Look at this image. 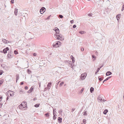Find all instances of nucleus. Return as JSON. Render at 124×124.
Masks as SVG:
<instances>
[{"label":"nucleus","instance_id":"nucleus-54","mask_svg":"<svg viewBox=\"0 0 124 124\" xmlns=\"http://www.w3.org/2000/svg\"><path fill=\"white\" fill-rule=\"evenodd\" d=\"M14 0H12L11 1V3H13L14 2Z\"/></svg>","mask_w":124,"mask_h":124},{"label":"nucleus","instance_id":"nucleus-23","mask_svg":"<svg viewBox=\"0 0 124 124\" xmlns=\"http://www.w3.org/2000/svg\"><path fill=\"white\" fill-rule=\"evenodd\" d=\"M4 82V79H2L0 80V84L1 85Z\"/></svg>","mask_w":124,"mask_h":124},{"label":"nucleus","instance_id":"nucleus-16","mask_svg":"<svg viewBox=\"0 0 124 124\" xmlns=\"http://www.w3.org/2000/svg\"><path fill=\"white\" fill-rule=\"evenodd\" d=\"M18 9L16 8L15 9V11L14 12V14L16 16L17 15V12L18 11Z\"/></svg>","mask_w":124,"mask_h":124},{"label":"nucleus","instance_id":"nucleus-53","mask_svg":"<svg viewBox=\"0 0 124 124\" xmlns=\"http://www.w3.org/2000/svg\"><path fill=\"white\" fill-rule=\"evenodd\" d=\"M28 87L27 86H26L25 87V89L26 90L27 89H28Z\"/></svg>","mask_w":124,"mask_h":124},{"label":"nucleus","instance_id":"nucleus-35","mask_svg":"<svg viewBox=\"0 0 124 124\" xmlns=\"http://www.w3.org/2000/svg\"><path fill=\"white\" fill-rule=\"evenodd\" d=\"M53 119L55 120L56 119V116H55V115H53Z\"/></svg>","mask_w":124,"mask_h":124},{"label":"nucleus","instance_id":"nucleus-49","mask_svg":"<svg viewBox=\"0 0 124 124\" xmlns=\"http://www.w3.org/2000/svg\"><path fill=\"white\" fill-rule=\"evenodd\" d=\"M81 50L82 51H84V49L83 47H82L81 48Z\"/></svg>","mask_w":124,"mask_h":124},{"label":"nucleus","instance_id":"nucleus-28","mask_svg":"<svg viewBox=\"0 0 124 124\" xmlns=\"http://www.w3.org/2000/svg\"><path fill=\"white\" fill-rule=\"evenodd\" d=\"M84 111L85 112L84 113L83 115L85 116H87V111H85V110Z\"/></svg>","mask_w":124,"mask_h":124},{"label":"nucleus","instance_id":"nucleus-2","mask_svg":"<svg viewBox=\"0 0 124 124\" xmlns=\"http://www.w3.org/2000/svg\"><path fill=\"white\" fill-rule=\"evenodd\" d=\"M64 62L65 63L68 64H69V66L72 68L73 64H72V62L71 61H65Z\"/></svg>","mask_w":124,"mask_h":124},{"label":"nucleus","instance_id":"nucleus-21","mask_svg":"<svg viewBox=\"0 0 124 124\" xmlns=\"http://www.w3.org/2000/svg\"><path fill=\"white\" fill-rule=\"evenodd\" d=\"M19 79V75L18 74H16V82H17V80Z\"/></svg>","mask_w":124,"mask_h":124},{"label":"nucleus","instance_id":"nucleus-50","mask_svg":"<svg viewBox=\"0 0 124 124\" xmlns=\"http://www.w3.org/2000/svg\"><path fill=\"white\" fill-rule=\"evenodd\" d=\"M75 108H72L71 109L72 111V112L73 111L75 110Z\"/></svg>","mask_w":124,"mask_h":124},{"label":"nucleus","instance_id":"nucleus-32","mask_svg":"<svg viewBox=\"0 0 124 124\" xmlns=\"http://www.w3.org/2000/svg\"><path fill=\"white\" fill-rule=\"evenodd\" d=\"M58 17L61 18H62L63 17V16L62 15H59Z\"/></svg>","mask_w":124,"mask_h":124},{"label":"nucleus","instance_id":"nucleus-27","mask_svg":"<svg viewBox=\"0 0 124 124\" xmlns=\"http://www.w3.org/2000/svg\"><path fill=\"white\" fill-rule=\"evenodd\" d=\"M39 104H35L34 106L36 107L37 108L39 106Z\"/></svg>","mask_w":124,"mask_h":124},{"label":"nucleus","instance_id":"nucleus-9","mask_svg":"<svg viewBox=\"0 0 124 124\" xmlns=\"http://www.w3.org/2000/svg\"><path fill=\"white\" fill-rule=\"evenodd\" d=\"M18 108L20 109H23V108H25L23 106V105L22 104H21L20 105L18 106Z\"/></svg>","mask_w":124,"mask_h":124},{"label":"nucleus","instance_id":"nucleus-31","mask_svg":"<svg viewBox=\"0 0 124 124\" xmlns=\"http://www.w3.org/2000/svg\"><path fill=\"white\" fill-rule=\"evenodd\" d=\"M57 112L56 111H55V112H53V115H55L56 116H57L56 113Z\"/></svg>","mask_w":124,"mask_h":124},{"label":"nucleus","instance_id":"nucleus-25","mask_svg":"<svg viewBox=\"0 0 124 124\" xmlns=\"http://www.w3.org/2000/svg\"><path fill=\"white\" fill-rule=\"evenodd\" d=\"M92 57L93 58H94V59H93V61H94L95 60L96 57L94 55H92Z\"/></svg>","mask_w":124,"mask_h":124},{"label":"nucleus","instance_id":"nucleus-33","mask_svg":"<svg viewBox=\"0 0 124 124\" xmlns=\"http://www.w3.org/2000/svg\"><path fill=\"white\" fill-rule=\"evenodd\" d=\"M51 85V83H48L47 85V87H50L51 86H50Z\"/></svg>","mask_w":124,"mask_h":124},{"label":"nucleus","instance_id":"nucleus-51","mask_svg":"<svg viewBox=\"0 0 124 124\" xmlns=\"http://www.w3.org/2000/svg\"><path fill=\"white\" fill-rule=\"evenodd\" d=\"M48 88V87H46L45 88V89H44V91H45L46 90H47Z\"/></svg>","mask_w":124,"mask_h":124},{"label":"nucleus","instance_id":"nucleus-1","mask_svg":"<svg viewBox=\"0 0 124 124\" xmlns=\"http://www.w3.org/2000/svg\"><path fill=\"white\" fill-rule=\"evenodd\" d=\"M54 30L55 31L56 33L55 34V38L60 40H63L64 39L62 37V35L59 33V29L57 27H55L54 28Z\"/></svg>","mask_w":124,"mask_h":124},{"label":"nucleus","instance_id":"nucleus-34","mask_svg":"<svg viewBox=\"0 0 124 124\" xmlns=\"http://www.w3.org/2000/svg\"><path fill=\"white\" fill-rule=\"evenodd\" d=\"M14 53L16 54H18L16 50H14Z\"/></svg>","mask_w":124,"mask_h":124},{"label":"nucleus","instance_id":"nucleus-42","mask_svg":"<svg viewBox=\"0 0 124 124\" xmlns=\"http://www.w3.org/2000/svg\"><path fill=\"white\" fill-rule=\"evenodd\" d=\"M2 104L1 103H0V108H1L2 106Z\"/></svg>","mask_w":124,"mask_h":124},{"label":"nucleus","instance_id":"nucleus-4","mask_svg":"<svg viewBox=\"0 0 124 124\" xmlns=\"http://www.w3.org/2000/svg\"><path fill=\"white\" fill-rule=\"evenodd\" d=\"M87 75L86 73H85L81 74V78L82 80L84 79L85 78Z\"/></svg>","mask_w":124,"mask_h":124},{"label":"nucleus","instance_id":"nucleus-41","mask_svg":"<svg viewBox=\"0 0 124 124\" xmlns=\"http://www.w3.org/2000/svg\"><path fill=\"white\" fill-rule=\"evenodd\" d=\"M70 58L71 59H74V57L72 56L71 55L70 56Z\"/></svg>","mask_w":124,"mask_h":124},{"label":"nucleus","instance_id":"nucleus-20","mask_svg":"<svg viewBox=\"0 0 124 124\" xmlns=\"http://www.w3.org/2000/svg\"><path fill=\"white\" fill-rule=\"evenodd\" d=\"M111 77H109L106 79L105 80H104L103 81V83H104L105 82L107 81L108 79L109 78H111Z\"/></svg>","mask_w":124,"mask_h":124},{"label":"nucleus","instance_id":"nucleus-3","mask_svg":"<svg viewBox=\"0 0 124 124\" xmlns=\"http://www.w3.org/2000/svg\"><path fill=\"white\" fill-rule=\"evenodd\" d=\"M61 42L60 41H58L55 43H54L53 45V46L54 47H57L59 46V45L60 44Z\"/></svg>","mask_w":124,"mask_h":124},{"label":"nucleus","instance_id":"nucleus-62","mask_svg":"<svg viewBox=\"0 0 124 124\" xmlns=\"http://www.w3.org/2000/svg\"><path fill=\"white\" fill-rule=\"evenodd\" d=\"M60 82V81H59L57 83H56V84H57V85Z\"/></svg>","mask_w":124,"mask_h":124},{"label":"nucleus","instance_id":"nucleus-30","mask_svg":"<svg viewBox=\"0 0 124 124\" xmlns=\"http://www.w3.org/2000/svg\"><path fill=\"white\" fill-rule=\"evenodd\" d=\"M23 91L22 90H20L19 91V93L20 94H22L23 93Z\"/></svg>","mask_w":124,"mask_h":124},{"label":"nucleus","instance_id":"nucleus-22","mask_svg":"<svg viewBox=\"0 0 124 124\" xmlns=\"http://www.w3.org/2000/svg\"><path fill=\"white\" fill-rule=\"evenodd\" d=\"M94 91V88L93 87H91L90 89V91L91 93H92Z\"/></svg>","mask_w":124,"mask_h":124},{"label":"nucleus","instance_id":"nucleus-29","mask_svg":"<svg viewBox=\"0 0 124 124\" xmlns=\"http://www.w3.org/2000/svg\"><path fill=\"white\" fill-rule=\"evenodd\" d=\"M64 82L63 81L61 82L59 85V86L60 87H61L62 85L64 84Z\"/></svg>","mask_w":124,"mask_h":124},{"label":"nucleus","instance_id":"nucleus-46","mask_svg":"<svg viewBox=\"0 0 124 124\" xmlns=\"http://www.w3.org/2000/svg\"><path fill=\"white\" fill-rule=\"evenodd\" d=\"M62 109H61L60 110V111H59V112H60V114H61V113L62 112Z\"/></svg>","mask_w":124,"mask_h":124},{"label":"nucleus","instance_id":"nucleus-10","mask_svg":"<svg viewBox=\"0 0 124 124\" xmlns=\"http://www.w3.org/2000/svg\"><path fill=\"white\" fill-rule=\"evenodd\" d=\"M62 119L60 117H59L58 118V120L59 123H61L62 122Z\"/></svg>","mask_w":124,"mask_h":124},{"label":"nucleus","instance_id":"nucleus-8","mask_svg":"<svg viewBox=\"0 0 124 124\" xmlns=\"http://www.w3.org/2000/svg\"><path fill=\"white\" fill-rule=\"evenodd\" d=\"M103 66V65H102V66H101L99 67V68H98V69H97V70L96 71V72L95 73V74H96L99 72V71L100 70V69L101 67H102Z\"/></svg>","mask_w":124,"mask_h":124},{"label":"nucleus","instance_id":"nucleus-64","mask_svg":"<svg viewBox=\"0 0 124 124\" xmlns=\"http://www.w3.org/2000/svg\"><path fill=\"white\" fill-rule=\"evenodd\" d=\"M57 85H56V86H55V87H56V88H57Z\"/></svg>","mask_w":124,"mask_h":124},{"label":"nucleus","instance_id":"nucleus-43","mask_svg":"<svg viewBox=\"0 0 124 124\" xmlns=\"http://www.w3.org/2000/svg\"><path fill=\"white\" fill-rule=\"evenodd\" d=\"M72 62L73 63H74V62H75V59L74 58L73 59H72Z\"/></svg>","mask_w":124,"mask_h":124},{"label":"nucleus","instance_id":"nucleus-63","mask_svg":"<svg viewBox=\"0 0 124 124\" xmlns=\"http://www.w3.org/2000/svg\"><path fill=\"white\" fill-rule=\"evenodd\" d=\"M124 9V8H122V11H123Z\"/></svg>","mask_w":124,"mask_h":124},{"label":"nucleus","instance_id":"nucleus-7","mask_svg":"<svg viewBox=\"0 0 124 124\" xmlns=\"http://www.w3.org/2000/svg\"><path fill=\"white\" fill-rule=\"evenodd\" d=\"M12 93L11 91H9L6 93V95L7 96H9L10 95L11 97H12Z\"/></svg>","mask_w":124,"mask_h":124},{"label":"nucleus","instance_id":"nucleus-52","mask_svg":"<svg viewBox=\"0 0 124 124\" xmlns=\"http://www.w3.org/2000/svg\"><path fill=\"white\" fill-rule=\"evenodd\" d=\"M37 55V54L36 53H34L33 54V56H36Z\"/></svg>","mask_w":124,"mask_h":124},{"label":"nucleus","instance_id":"nucleus-57","mask_svg":"<svg viewBox=\"0 0 124 124\" xmlns=\"http://www.w3.org/2000/svg\"><path fill=\"white\" fill-rule=\"evenodd\" d=\"M95 54L96 55H98V52H97V51H96V52H95Z\"/></svg>","mask_w":124,"mask_h":124},{"label":"nucleus","instance_id":"nucleus-15","mask_svg":"<svg viewBox=\"0 0 124 124\" xmlns=\"http://www.w3.org/2000/svg\"><path fill=\"white\" fill-rule=\"evenodd\" d=\"M98 101H100L102 102V98H101V97H100V96H99L98 98Z\"/></svg>","mask_w":124,"mask_h":124},{"label":"nucleus","instance_id":"nucleus-44","mask_svg":"<svg viewBox=\"0 0 124 124\" xmlns=\"http://www.w3.org/2000/svg\"><path fill=\"white\" fill-rule=\"evenodd\" d=\"M73 27L74 28H75L76 27V25L74 24L73 26Z\"/></svg>","mask_w":124,"mask_h":124},{"label":"nucleus","instance_id":"nucleus-12","mask_svg":"<svg viewBox=\"0 0 124 124\" xmlns=\"http://www.w3.org/2000/svg\"><path fill=\"white\" fill-rule=\"evenodd\" d=\"M2 41L3 42L6 44H7L9 42L6 39H2Z\"/></svg>","mask_w":124,"mask_h":124},{"label":"nucleus","instance_id":"nucleus-13","mask_svg":"<svg viewBox=\"0 0 124 124\" xmlns=\"http://www.w3.org/2000/svg\"><path fill=\"white\" fill-rule=\"evenodd\" d=\"M33 90V88L31 87L30 89L28 91V93H30Z\"/></svg>","mask_w":124,"mask_h":124},{"label":"nucleus","instance_id":"nucleus-24","mask_svg":"<svg viewBox=\"0 0 124 124\" xmlns=\"http://www.w3.org/2000/svg\"><path fill=\"white\" fill-rule=\"evenodd\" d=\"M45 115L46 117H48L49 116V112H47L45 114Z\"/></svg>","mask_w":124,"mask_h":124},{"label":"nucleus","instance_id":"nucleus-40","mask_svg":"<svg viewBox=\"0 0 124 124\" xmlns=\"http://www.w3.org/2000/svg\"><path fill=\"white\" fill-rule=\"evenodd\" d=\"M92 14H88V16L90 17V16H92Z\"/></svg>","mask_w":124,"mask_h":124},{"label":"nucleus","instance_id":"nucleus-59","mask_svg":"<svg viewBox=\"0 0 124 124\" xmlns=\"http://www.w3.org/2000/svg\"><path fill=\"white\" fill-rule=\"evenodd\" d=\"M106 101V100H104V99H103V100H102V101L104 102L105 101Z\"/></svg>","mask_w":124,"mask_h":124},{"label":"nucleus","instance_id":"nucleus-18","mask_svg":"<svg viewBox=\"0 0 124 124\" xmlns=\"http://www.w3.org/2000/svg\"><path fill=\"white\" fill-rule=\"evenodd\" d=\"M108 112V110L107 109H106L104 110L103 113L104 114H106Z\"/></svg>","mask_w":124,"mask_h":124},{"label":"nucleus","instance_id":"nucleus-56","mask_svg":"<svg viewBox=\"0 0 124 124\" xmlns=\"http://www.w3.org/2000/svg\"><path fill=\"white\" fill-rule=\"evenodd\" d=\"M23 82H21L20 83V85H23Z\"/></svg>","mask_w":124,"mask_h":124},{"label":"nucleus","instance_id":"nucleus-11","mask_svg":"<svg viewBox=\"0 0 124 124\" xmlns=\"http://www.w3.org/2000/svg\"><path fill=\"white\" fill-rule=\"evenodd\" d=\"M112 74V73L110 71H108L106 73V75L107 76H109L110 75H111Z\"/></svg>","mask_w":124,"mask_h":124},{"label":"nucleus","instance_id":"nucleus-19","mask_svg":"<svg viewBox=\"0 0 124 124\" xmlns=\"http://www.w3.org/2000/svg\"><path fill=\"white\" fill-rule=\"evenodd\" d=\"M79 33L80 34H83L85 33H86V32L85 31H80L79 32Z\"/></svg>","mask_w":124,"mask_h":124},{"label":"nucleus","instance_id":"nucleus-6","mask_svg":"<svg viewBox=\"0 0 124 124\" xmlns=\"http://www.w3.org/2000/svg\"><path fill=\"white\" fill-rule=\"evenodd\" d=\"M9 49V48L8 47H7L3 50L1 53H3L5 54H6L7 53V51H8Z\"/></svg>","mask_w":124,"mask_h":124},{"label":"nucleus","instance_id":"nucleus-58","mask_svg":"<svg viewBox=\"0 0 124 124\" xmlns=\"http://www.w3.org/2000/svg\"><path fill=\"white\" fill-rule=\"evenodd\" d=\"M0 99H1L2 98H3L0 95Z\"/></svg>","mask_w":124,"mask_h":124},{"label":"nucleus","instance_id":"nucleus-17","mask_svg":"<svg viewBox=\"0 0 124 124\" xmlns=\"http://www.w3.org/2000/svg\"><path fill=\"white\" fill-rule=\"evenodd\" d=\"M12 54L11 53V52L9 53L8 54V58H10L11 57V56H12Z\"/></svg>","mask_w":124,"mask_h":124},{"label":"nucleus","instance_id":"nucleus-60","mask_svg":"<svg viewBox=\"0 0 124 124\" xmlns=\"http://www.w3.org/2000/svg\"><path fill=\"white\" fill-rule=\"evenodd\" d=\"M0 61L1 62H2L3 61V60L2 59H1L0 60Z\"/></svg>","mask_w":124,"mask_h":124},{"label":"nucleus","instance_id":"nucleus-14","mask_svg":"<svg viewBox=\"0 0 124 124\" xmlns=\"http://www.w3.org/2000/svg\"><path fill=\"white\" fill-rule=\"evenodd\" d=\"M121 14H119L116 16V18L117 20H118L120 19V17H121Z\"/></svg>","mask_w":124,"mask_h":124},{"label":"nucleus","instance_id":"nucleus-47","mask_svg":"<svg viewBox=\"0 0 124 124\" xmlns=\"http://www.w3.org/2000/svg\"><path fill=\"white\" fill-rule=\"evenodd\" d=\"M10 97L9 96H7V97L6 98V100L7 101L8 100V99H9V97Z\"/></svg>","mask_w":124,"mask_h":124},{"label":"nucleus","instance_id":"nucleus-37","mask_svg":"<svg viewBox=\"0 0 124 124\" xmlns=\"http://www.w3.org/2000/svg\"><path fill=\"white\" fill-rule=\"evenodd\" d=\"M3 70H0V75H1L3 73Z\"/></svg>","mask_w":124,"mask_h":124},{"label":"nucleus","instance_id":"nucleus-55","mask_svg":"<svg viewBox=\"0 0 124 124\" xmlns=\"http://www.w3.org/2000/svg\"><path fill=\"white\" fill-rule=\"evenodd\" d=\"M55 111H56V109H53V112H55Z\"/></svg>","mask_w":124,"mask_h":124},{"label":"nucleus","instance_id":"nucleus-36","mask_svg":"<svg viewBox=\"0 0 124 124\" xmlns=\"http://www.w3.org/2000/svg\"><path fill=\"white\" fill-rule=\"evenodd\" d=\"M84 90V88H82V89H81V91H80V93H82V92H83Z\"/></svg>","mask_w":124,"mask_h":124},{"label":"nucleus","instance_id":"nucleus-61","mask_svg":"<svg viewBox=\"0 0 124 124\" xmlns=\"http://www.w3.org/2000/svg\"><path fill=\"white\" fill-rule=\"evenodd\" d=\"M122 8H124V5H123L122 6Z\"/></svg>","mask_w":124,"mask_h":124},{"label":"nucleus","instance_id":"nucleus-26","mask_svg":"<svg viewBox=\"0 0 124 124\" xmlns=\"http://www.w3.org/2000/svg\"><path fill=\"white\" fill-rule=\"evenodd\" d=\"M98 79H99V80L100 81H101V80H102L103 79V77L100 78V76H99L98 77Z\"/></svg>","mask_w":124,"mask_h":124},{"label":"nucleus","instance_id":"nucleus-45","mask_svg":"<svg viewBox=\"0 0 124 124\" xmlns=\"http://www.w3.org/2000/svg\"><path fill=\"white\" fill-rule=\"evenodd\" d=\"M50 16H51V15H50V16H48V17H47V20L49 19L50 18Z\"/></svg>","mask_w":124,"mask_h":124},{"label":"nucleus","instance_id":"nucleus-48","mask_svg":"<svg viewBox=\"0 0 124 124\" xmlns=\"http://www.w3.org/2000/svg\"><path fill=\"white\" fill-rule=\"evenodd\" d=\"M74 22L73 20H71L70 21V22L71 23H73Z\"/></svg>","mask_w":124,"mask_h":124},{"label":"nucleus","instance_id":"nucleus-39","mask_svg":"<svg viewBox=\"0 0 124 124\" xmlns=\"http://www.w3.org/2000/svg\"><path fill=\"white\" fill-rule=\"evenodd\" d=\"M83 122L84 124H85L86 123V120L85 119H84L83 120Z\"/></svg>","mask_w":124,"mask_h":124},{"label":"nucleus","instance_id":"nucleus-38","mask_svg":"<svg viewBox=\"0 0 124 124\" xmlns=\"http://www.w3.org/2000/svg\"><path fill=\"white\" fill-rule=\"evenodd\" d=\"M11 92L12 93V96L13 97V96H14V93H15V92H14L13 91H11Z\"/></svg>","mask_w":124,"mask_h":124},{"label":"nucleus","instance_id":"nucleus-5","mask_svg":"<svg viewBox=\"0 0 124 124\" xmlns=\"http://www.w3.org/2000/svg\"><path fill=\"white\" fill-rule=\"evenodd\" d=\"M46 10L45 8L44 7H42L40 9V12L41 14H43Z\"/></svg>","mask_w":124,"mask_h":124}]
</instances>
